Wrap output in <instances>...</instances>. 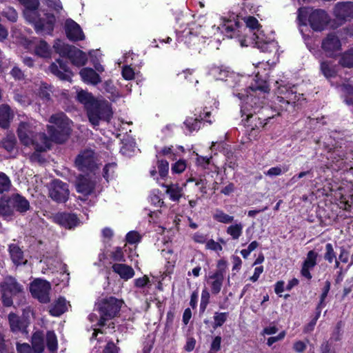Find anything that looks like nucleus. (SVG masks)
Listing matches in <instances>:
<instances>
[{
    "instance_id": "obj_1",
    "label": "nucleus",
    "mask_w": 353,
    "mask_h": 353,
    "mask_svg": "<svg viewBox=\"0 0 353 353\" xmlns=\"http://www.w3.org/2000/svg\"><path fill=\"white\" fill-rule=\"evenodd\" d=\"M245 97L243 94L238 93L236 96L244 102L241 106V117L245 116V119H243L245 125L250 130V135H256L258 130L265 126L263 121L259 119L261 117L259 114L254 113L253 101L255 99L254 94H265L270 92V87L266 81L256 79L251 83L245 90Z\"/></svg>"
},
{
    "instance_id": "obj_2",
    "label": "nucleus",
    "mask_w": 353,
    "mask_h": 353,
    "mask_svg": "<svg viewBox=\"0 0 353 353\" xmlns=\"http://www.w3.org/2000/svg\"><path fill=\"white\" fill-rule=\"evenodd\" d=\"M24 7L23 16L26 21L34 26L38 34L52 35L57 23L55 14L47 10H41L42 16L39 12V0H19Z\"/></svg>"
},
{
    "instance_id": "obj_3",
    "label": "nucleus",
    "mask_w": 353,
    "mask_h": 353,
    "mask_svg": "<svg viewBox=\"0 0 353 353\" xmlns=\"http://www.w3.org/2000/svg\"><path fill=\"white\" fill-rule=\"evenodd\" d=\"M297 20L300 26H307L316 32L323 30L330 23V18L326 11L322 9L309 11L308 8H300L298 10Z\"/></svg>"
},
{
    "instance_id": "obj_4",
    "label": "nucleus",
    "mask_w": 353,
    "mask_h": 353,
    "mask_svg": "<svg viewBox=\"0 0 353 353\" xmlns=\"http://www.w3.org/2000/svg\"><path fill=\"white\" fill-rule=\"evenodd\" d=\"M124 302L113 296L99 299L95 304L96 311L99 315L97 325L104 327L107 321L117 316Z\"/></svg>"
},
{
    "instance_id": "obj_5",
    "label": "nucleus",
    "mask_w": 353,
    "mask_h": 353,
    "mask_svg": "<svg viewBox=\"0 0 353 353\" xmlns=\"http://www.w3.org/2000/svg\"><path fill=\"white\" fill-rule=\"evenodd\" d=\"M49 121L54 125L48 126V139L50 142L56 143H63L69 138L71 132L70 126V119L63 113L59 114H52Z\"/></svg>"
},
{
    "instance_id": "obj_6",
    "label": "nucleus",
    "mask_w": 353,
    "mask_h": 353,
    "mask_svg": "<svg viewBox=\"0 0 353 353\" xmlns=\"http://www.w3.org/2000/svg\"><path fill=\"white\" fill-rule=\"evenodd\" d=\"M54 51L61 57L70 59L72 65L81 67L87 63L88 57L86 54L74 46L66 44L61 41H57L54 44Z\"/></svg>"
},
{
    "instance_id": "obj_7",
    "label": "nucleus",
    "mask_w": 353,
    "mask_h": 353,
    "mask_svg": "<svg viewBox=\"0 0 353 353\" xmlns=\"http://www.w3.org/2000/svg\"><path fill=\"white\" fill-rule=\"evenodd\" d=\"M3 305L10 307L13 305V298L21 297L23 294V287L17 279L8 276L0 284Z\"/></svg>"
},
{
    "instance_id": "obj_8",
    "label": "nucleus",
    "mask_w": 353,
    "mask_h": 353,
    "mask_svg": "<svg viewBox=\"0 0 353 353\" xmlns=\"http://www.w3.org/2000/svg\"><path fill=\"white\" fill-rule=\"evenodd\" d=\"M85 110L89 121L94 127L99 125L100 121L108 122L112 117L110 106L107 103L97 99Z\"/></svg>"
},
{
    "instance_id": "obj_9",
    "label": "nucleus",
    "mask_w": 353,
    "mask_h": 353,
    "mask_svg": "<svg viewBox=\"0 0 353 353\" xmlns=\"http://www.w3.org/2000/svg\"><path fill=\"white\" fill-rule=\"evenodd\" d=\"M194 117H188L183 122L186 128L190 132L198 131L201 128L202 122L212 124L214 119H212V107H198L193 112Z\"/></svg>"
},
{
    "instance_id": "obj_10",
    "label": "nucleus",
    "mask_w": 353,
    "mask_h": 353,
    "mask_svg": "<svg viewBox=\"0 0 353 353\" xmlns=\"http://www.w3.org/2000/svg\"><path fill=\"white\" fill-rule=\"evenodd\" d=\"M78 170L85 173H94L98 169V164L94 150L85 149L80 152L74 160Z\"/></svg>"
},
{
    "instance_id": "obj_11",
    "label": "nucleus",
    "mask_w": 353,
    "mask_h": 353,
    "mask_svg": "<svg viewBox=\"0 0 353 353\" xmlns=\"http://www.w3.org/2000/svg\"><path fill=\"white\" fill-rule=\"evenodd\" d=\"M228 262L224 259H219L216 263V270L209 275L211 281L208 283L210 286V291L213 295H217L221 290L225 275L227 272Z\"/></svg>"
},
{
    "instance_id": "obj_12",
    "label": "nucleus",
    "mask_w": 353,
    "mask_h": 353,
    "mask_svg": "<svg viewBox=\"0 0 353 353\" xmlns=\"http://www.w3.org/2000/svg\"><path fill=\"white\" fill-rule=\"evenodd\" d=\"M278 93L279 95L277 96L276 101L281 111L287 110L289 105L294 106L301 98V94H297L295 86L292 88H288L286 85L279 86Z\"/></svg>"
},
{
    "instance_id": "obj_13",
    "label": "nucleus",
    "mask_w": 353,
    "mask_h": 353,
    "mask_svg": "<svg viewBox=\"0 0 353 353\" xmlns=\"http://www.w3.org/2000/svg\"><path fill=\"white\" fill-rule=\"evenodd\" d=\"M49 197L57 203H65L70 196L69 185L60 179L52 181L49 188Z\"/></svg>"
},
{
    "instance_id": "obj_14",
    "label": "nucleus",
    "mask_w": 353,
    "mask_h": 353,
    "mask_svg": "<svg viewBox=\"0 0 353 353\" xmlns=\"http://www.w3.org/2000/svg\"><path fill=\"white\" fill-rule=\"evenodd\" d=\"M50 283L43 279H37L30 283V291L34 298L38 299L40 303H48L50 302Z\"/></svg>"
},
{
    "instance_id": "obj_15",
    "label": "nucleus",
    "mask_w": 353,
    "mask_h": 353,
    "mask_svg": "<svg viewBox=\"0 0 353 353\" xmlns=\"http://www.w3.org/2000/svg\"><path fill=\"white\" fill-rule=\"evenodd\" d=\"M43 132H36L32 125L27 123H21L17 129V135L20 142L25 146L34 145L39 143L40 134Z\"/></svg>"
},
{
    "instance_id": "obj_16",
    "label": "nucleus",
    "mask_w": 353,
    "mask_h": 353,
    "mask_svg": "<svg viewBox=\"0 0 353 353\" xmlns=\"http://www.w3.org/2000/svg\"><path fill=\"white\" fill-rule=\"evenodd\" d=\"M328 160L330 161V166L336 170H347L350 165L347 162L349 160L347 152L342 149L341 147L339 148H335L332 151L330 152Z\"/></svg>"
},
{
    "instance_id": "obj_17",
    "label": "nucleus",
    "mask_w": 353,
    "mask_h": 353,
    "mask_svg": "<svg viewBox=\"0 0 353 353\" xmlns=\"http://www.w3.org/2000/svg\"><path fill=\"white\" fill-rule=\"evenodd\" d=\"M50 72L59 80L71 81L73 73L68 66V63L61 59H57L49 66Z\"/></svg>"
},
{
    "instance_id": "obj_18",
    "label": "nucleus",
    "mask_w": 353,
    "mask_h": 353,
    "mask_svg": "<svg viewBox=\"0 0 353 353\" xmlns=\"http://www.w3.org/2000/svg\"><path fill=\"white\" fill-rule=\"evenodd\" d=\"M256 94H254L256 95ZM254 101H253L254 105V113L259 114L261 117H259V119L263 121V123H265V125L273 119L275 116L279 115V112H276V110H273L269 105H265L264 104L263 99H261L260 97L255 96Z\"/></svg>"
},
{
    "instance_id": "obj_19",
    "label": "nucleus",
    "mask_w": 353,
    "mask_h": 353,
    "mask_svg": "<svg viewBox=\"0 0 353 353\" xmlns=\"http://www.w3.org/2000/svg\"><path fill=\"white\" fill-rule=\"evenodd\" d=\"M321 48L327 57L334 58L341 50V43L334 33H330L322 40Z\"/></svg>"
},
{
    "instance_id": "obj_20",
    "label": "nucleus",
    "mask_w": 353,
    "mask_h": 353,
    "mask_svg": "<svg viewBox=\"0 0 353 353\" xmlns=\"http://www.w3.org/2000/svg\"><path fill=\"white\" fill-rule=\"evenodd\" d=\"M333 14L341 22L350 21L353 19V2H338L333 8Z\"/></svg>"
},
{
    "instance_id": "obj_21",
    "label": "nucleus",
    "mask_w": 353,
    "mask_h": 353,
    "mask_svg": "<svg viewBox=\"0 0 353 353\" xmlns=\"http://www.w3.org/2000/svg\"><path fill=\"white\" fill-rule=\"evenodd\" d=\"M39 136L40 143L32 145L34 152L31 154L30 159L32 162L43 163L45 159L43 158L41 153L50 150L51 144L50 139L45 133H42Z\"/></svg>"
},
{
    "instance_id": "obj_22",
    "label": "nucleus",
    "mask_w": 353,
    "mask_h": 353,
    "mask_svg": "<svg viewBox=\"0 0 353 353\" xmlns=\"http://www.w3.org/2000/svg\"><path fill=\"white\" fill-rule=\"evenodd\" d=\"M54 221L65 229L71 230L77 227L80 221L74 213L59 212L54 215Z\"/></svg>"
},
{
    "instance_id": "obj_23",
    "label": "nucleus",
    "mask_w": 353,
    "mask_h": 353,
    "mask_svg": "<svg viewBox=\"0 0 353 353\" xmlns=\"http://www.w3.org/2000/svg\"><path fill=\"white\" fill-rule=\"evenodd\" d=\"M75 188L78 193L88 196L94 192L95 183L90 177L80 174L77 176Z\"/></svg>"
},
{
    "instance_id": "obj_24",
    "label": "nucleus",
    "mask_w": 353,
    "mask_h": 353,
    "mask_svg": "<svg viewBox=\"0 0 353 353\" xmlns=\"http://www.w3.org/2000/svg\"><path fill=\"white\" fill-rule=\"evenodd\" d=\"M318 256V253L313 250H310L307 253L306 258L302 263L301 269L300 272L301 275L303 277L307 279V280L312 279V275L310 272L317 265Z\"/></svg>"
},
{
    "instance_id": "obj_25",
    "label": "nucleus",
    "mask_w": 353,
    "mask_h": 353,
    "mask_svg": "<svg viewBox=\"0 0 353 353\" xmlns=\"http://www.w3.org/2000/svg\"><path fill=\"white\" fill-rule=\"evenodd\" d=\"M8 321L12 332L28 333L27 328L30 323L28 318L19 316L15 313L11 312L8 314Z\"/></svg>"
},
{
    "instance_id": "obj_26",
    "label": "nucleus",
    "mask_w": 353,
    "mask_h": 353,
    "mask_svg": "<svg viewBox=\"0 0 353 353\" xmlns=\"http://www.w3.org/2000/svg\"><path fill=\"white\" fill-rule=\"evenodd\" d=\"M65 32L68 39L72 41H82L85 38L80 26L71 19L65 21Z\"/></svg>"
},
{
    "instance_id": "obj_27",
    "label": "nucleus",
    "mask_w": 353,
    "mask_h": 353,
    "mask_svg": "<svg viewBox=\"0 0 353 353\" xmlns=\"http://www.w3.org/2000/svg\"><path fill=\"white\" fill-rule=\"evenodd\" d=\"M10 197L14 211L24 214L30 210V202L25 196L17 193L13 194Z\"/></svg>"
},
{
    "instance_id": "obj_28",
    "label": "nucleus",
    "mask_w": 353,
    "mask_h": 353,
    "mask_svg": "<svg viewBox=\"0 0 353 353\" xmlns=\"http://www.w3.org/2000/svg\"><path fill=\"white\" fill-rule=\"evenodd\" d=\"M79 74L83 82L90 83L92 85H97L101 81L99 74L91 68H83Z\"/></svg>"
},
{
    "instance_id": "obj_29",
    "label": "nucleus",
    "mask_w": 353,
    "mask_h": 353,
    "mask_svg": "<svg viewBox=\"0 0 353 353\" xmlns=\"http://www.w3.org/2000/svg\"><path fill=\"white\" fill-rule=\"evenodd\" d=\"M13 117L14 114L8 104L0 105V128L8 129Z\"/></svg>"
},
{
    "instance_id": "obj_30",
    "label": "nucleus",
    "mask_w": 353,
    "mask_h": 353,
    "mask_svg": "<svg viewBox=\"0 0 353 353\" xmlns=\"http://www.w3.org/2000/svg\"><path fill=\"white\" fill-rule=\"evenodd\" d=\"M14 214V210L10 196L0 199V216L7 220L12 219Z\"/></svg>"
},
{
    "instance_id": "obj_31",
    "label": "nucleus",
    "mask_w": 353,
    "mask_h": 353,
    "mask_svg": "<svg viewBox=\"0 0 353 353\" xmlns=\"http://www.w3.org/2000/svg\"><path fill=\"white\" fill-rule=\"evenodd\" d=\"M177 41L179 43L183 42L190 49L197 50L201 42V38L199 35L190 31L188 34L179 37Z\"/></svg>"
},
{
    "instance_id": "obj_32",
    "label": "nucleus",
    "mask_w": 353,
    "mask_h": 353,
    "mask_svg": "<svg viewBox=\"0 0 353 353\" xmlns=\"http://www.w3.org/2000/svg\"><path fill=\"white\" fill-rule=\"evenodd\" d=\"M114 272L118 274L125 281L132 278L134 275L133 268L124 263H114L112 266Z\"/></svg>"
},
{
    "instance_id": "obj_33",
    "label": "nucleus",
    "mask_w": 353,
    "mask_h": 353,
    "mask_svg": "<svg viewBox=\"0 0 353 353\" xmlns=\"http://www.w3.org/2000/svg\"><path fill=\"white\" fill-rule=\"evenodd\" d=\"M68 310L66 300L64 297L60 296L50 306L49 313L52 316H60Z\"/></svg>"
},
{
    "instance_id": "obj_34",
    "label": "nucleus",
    "mask_w": 353,
    "mask_h": 353,
    "mask_svg": "<svg viewBox=\"0 0 353 353\" xmlns=\"http://www.w3.org/2000/svg\"><path fill=\"white\" fill-rule=\"evenodd\" d=\"M8 251L12 263L16 265L23 263V252L17 244L12 243L9 245Z\"/></svg>"
},
{
    "instance_id": "obj_35",
    "label": "nucleus",
    "mask_w": 353,
    "mask_h": 353,
    "mask_svg": "<svg viewBox=\"0 0 353 353\" xmlns=\"http://www.w3.org/2000/svg\"><path fill=\"white\" fill-rule=\"evenodd\" d=\"M254 40L256 47L263 52H272L276 48V43L274 41H265L256 34Z\"/></svg>"
},
{
    "instance_id": "obj_36",
    "label": "nucleus",
    "mask_w": 353,
    "mask_h": 353,
    "mask_svg": "<svg viewBox=\"0 0 353 353\" xmlns=\"http://www.w3.org/2000/svg\"><path fill=\"white\" fill-rule=\"evenodd\" d=\"M320 70L327 79L335 77L336 75V71L332 61H322L320 63Z\"/></svg>"
},
{
    "instance_id": "obj_37",
    "label": "nucleus",
    "mask_w": 353,
    "mask_h": 353,
    "mask_svg": "<svg viewBox=\"0 0 353 353\" xmlns=\"http://www.w3.org/2000/svg\"><path fill=\"white\" fill-rule=\"evenodd\" d=\"M77 100L80 103L83 104L85 109L86 110L88 107L90 106V105L97 100V99L92 95V93L81 90L77 92Z\"/></svg>"
},
{
    "instance_id": "obj_38",
    "label": "nucleus",
    "mask_w": 353,
    "mask_h": 353,
    "mask_svg": "<svg viewBox=\"0 0 353 353\" xmlns=\"http://www.w3.org/2000/svg\"><path fill=\"white\" fill-rule=\"evenodd\" d=\"M339 63L343 68H353V47L347 49L341 54Z\"/></svg>"
},
{
    "instance_id": "obj_39",
    "label": "nucleus",
    "mask_w": 353,
    "mask_h": 353,
    "mask_svg": "<svg viewBox=\"0 0 353 353\" xmlns=\"http://www.w3.org/2000/svg\"><path fill=\"white\" fill-rule=\"evenodd\" d=\"M36 353H42L44 350L43 337L40 332H35L32 336V347Z\"/></svg>"
},
{
    "instance_id": "obj_40",
    "label": "nucleus",
    "mask_w": 353,
    "mask_h": 353,
    "mask_svg": "<svg viewBox=\"0 0 353 353\" xmlns=\"http://www.w3.org/2000/svg\"><path fill=\"white\" fill-rule=\"evenodd\" d=\"M228 317L229 312H215L213 316L212 327L216 330L218 327H222L227 321Z\"/></svg>"
},
{
    "instance_id": "obj_41",
    "label": "nucleus",
    "mask_w": 353,
    "mask_h": 353,
    "mask_svg": "<svg viewBox=\"0 0 353 353\" xmlns=\"http://www.w3.org/2000/svg\"><path fill=\"white\" fill-rule=\"evenodd\" d=\"M17 145V139L13 134L7 135L0 142V146L8 152H12Z\"/></svg>"
},
{
    "instance_id": "obj_42",
    "label": "nucleus",
    "mask_w": 353,
    "mask_h": 353,
    "mask_svg": "<svg viewBox=\"0 0 353 353\" xmlns=\"http://www.w3.org/2000/svg\"><path fill=\"white\" fill-rule=\"evenodd\" d=\"M166 192L170 199L173 201H177L182 196V188L178 184H171L167 186Z\"/></svg>"
},
{
    "instance_id": "obj_43",
    "label": "nucleus",
    "mask_w": 353,
    "mask_h": 353,
    "mask_svg": "<svg viewBox=\"0 0 353 353\" xmlns=\"http://www.w3.org/2000/svg\"><path fill=\"white\" fill-rule=\"evenodd\" d=\"M34 52L37 55L43 58L49 57L50 55V47L44 40L40 41L39 44L36 46Z\"/></svg>"
},
{
    "instance_id": "obj_44",
    "label": "nucleus",
    "mask_w": 353,
    "mask_h": 353,
    "mask_svg": "<svg viewBox=\"0 0 353 353\" xmlns=\"http://www.w3.org/2000/svg\"><path fill=\"white\" fill-rule=\"evenodd\" d=\"M46 345L51 352L57 351L58 347L57 338L54 331H48L46 334Z\"/></svg>"
},
{
    "instance_id": "obj_45",
    "label": "nucleus",
    "mask_w": 353,
    "mask_h": 353,
    "mask_svg": "<svg viewBox=\"0 0 353 353\" xmlns=\"http://www.w3.org/2000/svg\"><path fill=\"white\" fill-rule=\"evenodd\" d=\"M226 232L231 236L232 239H239L243 233V225L241 223L231 225L228 227Z\"/></svg>"
},
{
    "instance_id": "obj_46",
    "label": "nucleus",
    "mask_w": 353,
    "mask_h": 353,
    "mask_svg": "<svg viewBox=\"0 0 353 353\" xmlns=\"http://www.w3.org/2000/svg\"><path fill=\"white\" fill-rule=\"evenodd\" d=\"M340 203L345 210H351V208H353V189L346 194H341Z\"/></svg>"
},
{
    "instance_id": "obj_47",
    "label": "nucleus",
    "mask_w": 353,
    "mask_h": 353,
    "mask_svg": "<svg viewBox=\"0 0 353 353\" xmlns=\"http://www.w3.org/2000/svg\"><path fill=\"white\" fill-rule=\"evenodd\" d=\"M213 218L216 221L222 223H230L234 221V216L225 213L221 210H216Z\"/></svg>"
},
{
    "instance_id": "obj_48",
    "label": "nucleus",
    "mask_w": 353,
    "mask_h": 353,
    "mask_svg": "<svg viewBox=\"0 0 353 353\" xmlns=\"http://www.w3.org/2000/svg\"><path fill=\"white\" fill-rule=\"evenodd\" d=\"M50 9L54 10L57 14H60L63 6L60 0H41Z\"/></svg>"
},
{
    "instance_id": "obj_49",
    "label": "nucleus",
    "mask_w": 353,
    "mask_h": 353,
    "mask_svg": "<svg viewBox=\"0 0 353 353\" xmlns=\"http://www.w3.org/2000/svg\"><path fill=\"white\" fill-rule=\"evenodd\" d=\"M159 174L161 178L164 179L167 176L169 170V163L165 159H159L157 162Z\"/></svg>"
},
{
    "instance_id": "obj_50",
    "label": "nucleus",
    "mask_w": 353,
    "mask_h": 353,
    "mask_svg": "<svg viewBox=\"0 0 353 353\" xmlns=\"http://www.w3.org/2000/svg\"><path fill=\"white\" fill-rule=\"evenodd\" d=\"M325 250V252L323 256L324 259L328 263H332L336 258L332 244L331 243H326Z\"/></svg>"
},
{
    "instance_id": "obj_51",
    "label": "nucleus",
    "mask_w": 353,
    "mask_h": 353,
    "mask_svg": "<svg viewBox=\"0 0 353 353\" xmlns=\"http://www.w3.org/2000/svg\"><path fill=\"white\" fill-rule=\"evenodd\" d=\"M187 168V161L185 159H179L172 164L171 171L172 174H181Z\"/></svg>"
},
{
    "instance_id": "obj_52",
    "label": "nucleus",
    "mask_w": 353,
    "mask_h": 353,
    "mask_svg": "<svg viewBox=\"0 0 353 353\" xmlns=\"http://www.w3.org/2000/svg\"><path fill=\"white\" fill-rule=\"evenodd\" d=\"M10 186L9 177L4 172H0V193L9 191Z\"/></svg>"
},
{
    "instance_id": "obj_53",
    "label": "nucleus",
    "mask_w": 353,
    "mask_h": 353,
    "mask_svg": "<svg viewBox=\"0 0 353 353\" xmlns=\"http://www.w3.org/2000/svg\"><path fill=\"white\" fill-rule=\"evenodd\" d=\"M159 156H167L172 161L176 159V154L173 150V146H165L160 151L157 152V157Z\"/></svg>"
},
{
    "instance_id": "obj_54",
    "label": "nucleus",
    "mask_w": 353,
    "mask_h": 353,
    "mask_svg": "<svg viewBox=\"0 0 353 353\" xmlns=\"http://www.w3.org/2000/svg\"><path fill=\"white\" fill-rule=\"evenodd\" d=\"M212 159V156L204 157L196 154V164L203 169H208L211 163Z\"/></svg>"
},
{
    "instance_id": "obj_55",
    "label": "nucleus",
    "mask_w": 353,
    "mask_h": 353,
    "mask_svg": "<svg viewBox=\"0 0 353 353\" xmlns=\"http://www.w3.org/2000/svg\"><path fill=\"white\" fill-rule=\"evenodd\" d=\"M331 283L330 281L327 280L325 281L324 285L322 288V292L319 297V301L318 303L320 305H323L326 306L325 299L328 295V293L330 290Z\"/></svg>"
},
{
    "instance_id": "obj_56",
    "label": "nucleus",
    "mask_w": 353,
    "mask_h": 353,
    "mask_svg": "<svg viewBox=\"0 0 353 353\" xmlns=\"http://www.w3.org/2000/svg\"><path fill=\"white\" fill-rule=\"evenodd\" d=\"M110 258L117 262H125V259L121 247H116L114 250L110 253Z\"/></svg>"
},
{
    "instance_id": "obj_57",
    "label": "nucleus",
    "mask_w": 353,
    "mask_h": 353,
    "mask_svg": "<svg viewBox=\"0 0 353 353\" xmlns=\"http://www.w3.org/2000/svg\"><path fill=\"white\" fill-rule=\"evenodd\" d=\"M289 169H290V166L289 165H284V166H283L282 168L281 167H279V166L272 167V168H270L267 171V172L265 174H266V175H268V176H279L282 173L287 172L289 170Z\"/></svg>"
},
{
    "instance_id": "obj_58",
    "label": "nucleus",
    "mask_w": 353,
    "mask_h": 353,
    "mask_svg": "<svg viewBox=\"0 0 353 353\" xmlns=\"http://www.w3.org/2000/svg\"><path fill=\"white\" fill-rule=\"evenodd\" d=\"M125 240L129 244H135L141 241V236L138 232L132 230L127 233Z\"/></svg>"
},
{
    "instance_id": "obj_59",
    "label": "nucleus",
    "mask_w": 353,
    "mask_h": 353,
    "mask_svg": "<svg viewBox=\"0 0 353 353\" xmlns=\"http://www.w3.org/2000/svg\"><path fill=\"white\" fill-rule=\"evenodd\" d=\"M239 21H235L234 22V24H228V23H225L223 26V32L224 34L229 38H232L234 34V32L236 31V28H239Z\"/></svg>"
},
{
    "instance_id": "obj_60",
    "label": "nucleus",
    "mask_w": 353,
    "mask_h": 353,
    "mask_svg": "<svg viewBox=\"0 0 353 353\" xmlns=\"http://www.w3.org/2000/svg\"><path fill=\"white\" fill-rule=\"evenodd\" d=\"M2 15L12 22H16L18 19V14L12 8H8L6 10H3Z\"/></svg>"
},
{
    "instance_id": "obj_61",
    "label": "nucleus",
    "mask_w": 353,
    "mask_h": 353,
    "mask_svg": "<svg viewBox=\"0 0 353 353\" xmlns=\"http://www.w3.org/2000/svg\"><path fill=\"white\" fill-rule=\"evenodd\" d=\"M246 26L252 30H259L261 26L259 24V21L253 16H249L245 20Z\"/></svg>"
},
{
    "instance_id": "obj_62",
    "label": "nucleus",
    "mask_w": 353,
    "mask_h": 353,
    "mask_svg": "<svg viewBox=\"0 0 353 353\" xmlns=\"http://www.w3.org/2000/svg\"><path fill=\"white\" fill-rule=\"evenodd\" d=\"M285 335H286V332L285 330H283V331L280 332L277 336H270V337L268 338L266 344L269 347H270L274 343L282 341L285 337Z\"/></svg>"
},
{
    "instance_id": "obj_63",
    "label": "nucleus",
    "mask_w": 353,
    "mask_h": 353,
    "mask_svg": "<svg viewBox=\"0 0 353 353\" xmlns=\"http://www.w3.org/2000/svg\"><path fill=\"white\" fill-rule=\"evenodd\" d=\"M122 76L125 80H132L134 78V70L128 65H125L122 69Z\"/></svg>"
},
{
    "instance_id": "obj_64",
    "label": "nucleus",
    "mask_w": 353,
    "mask_h": 353,
    "mask_svg": "<svg viewBox=\"0 0 353 353\" xmlns=\"http://www.w3.org/2000/svg\"><path fill=\"white\" fill-rule=\"evenodd\" d=\"M119 348L111 341L105 345L102 353H119Z\"/></svg>"
}]
</instances>
